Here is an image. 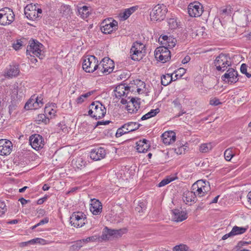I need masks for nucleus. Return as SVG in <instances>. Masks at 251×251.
<instances>
[{
  "mask_svg": "<svg viewBox=\"0 0 251 251\" xmlns=\"http://www.w3.org/2000/svg\"><path fill=\"white\" fill-rule=\"evenodd\" d=\"M106 112L105 106L99 101L92 102L89 106L88 115L96 120L103 118Z\"/></svg>",
  "mask_w": 251,
  "mask_h": 251,
  "instance_id": "nucleus-1",
  "label": "nucleus"
},
{
  "mask_svg": "<svg viewBox=\"0 0 251 251\" xmlns=\"http://www.w3.org/2000/svg\"><path fill=\"white\" fill-rule=\"evenodd\" d=\"M214 66L216 70L223 72L225 71L228 67L231 66V58L228 54L221 53L215 59Z\"/></svg>",
  "mask_w": 251,
  "mask_h": 251,
  "instance_id": "nucleus-2",
  "label": "nucleus"
},
{
  "mask_svg": "<svg viewBox=\"0 0 251 251\" xmlns=\"http://www.w3.org/2000/svg\"><path fill=\"white\" fill-rule=\"evenodd\" d=\"M168 9L163 4L155 5L150 12V17L152 21H161L166 16Z\"/></svg>",
  "mask_w": 251,
  "mask_h": 251,
  "instance_id": "nucleus-3",
  "label": "nucleus"
},
{
  "mask_svg": "<svg viewBox=\"0 0 251 251\" xmlns=\"http://www.w3.org/2000/svg\"><path fill=\"white\" fill-rule=\"evenodd\" d=\"M83 69L87 73H93L96 70L100 69L99 61L94 55H90L87 58H85L83 60Z\"/></svg>",
  "mask_w": 251,
  "mask_h": 251,
  "instance_id": "nucleus-4",
  "label": "nucleus"
},
{
  "mask_svg": "<svg viewBox=\"0 0 251 251\" xmlns=\"http://www.w3.org/2000/svg\"><path fill=\"white\" fill-rule=\"evenodd\" d=\"M145 46L141 42H134L130 50L131 59L134 61L141 60L145 55Z\"/></svg>",
  "mask_w": 251,
  "mask_h": 251,
  "instance_id": "nucleus-5",
  "label": "nucleus"
},
{
  "mask_svg": "<svg viewBox=\"0 0 251 251\" xmlns=\"http://www.w3.org/2000/svg\"><path fill=\"white\" fill-rule=\"evenodd\" d=\"M43 45L36 40H30L26 49V55H31L32 53L40 59L42 58V51Z\"/></svg>",
  "mask_w": 251,
  "mask_h": 251,
  "instance_id": "nucleus-6",
  "label": "nucleus"
},
{
  "mask_svg": "<svg viewBox=\"0 0 251 251\" xmlns=\"http://www.w3.org/2000/svg\"><path fill=\"white\" fill-rule=\"evenodd\" d=\"M14 19L15 15L11 9L4 7L0 10V24L1 25H9L14 21Z\"/></svg>",
  "mask_w": 251,
  "mask_h": 251,
  "instance_id": "nucleus-7",
  "label": "nucleus"
},
{
  "mask_svg": "<svg viewBox=\"0 0 251 251\" xmlns=\"http://www.w3.org/2000/svg\"><path fill=\"white\" fill-rule=\"evenodd\" d=\"M24 12L28 19L34 21L41 17L42 10L40 8L36 9L35 5L28 4L25 7Z\"/></svg>",
  "mask_w": 251,
  "mask_h": 251,
  "instance_id": "nucleus-8",
  "label": "nucleus"
},
{
  "mask_svg": "<svg viewBox=\"0 0 251 251\" xmlns=\"http://www.w3.org/2000/svg\"><path fill=\"white\" fill-rule=\"evenodd\" d=\"M154 56L156 60L164 63L171 59V52L167 47H159L155 50Z\"/></svg>",
  "mask_w": 251,
  "mask_h": 251,
  "instance_id": "nucleus-9",
  "label": "nucleus"
},
{
  "mask_svg": "<svg viewBox=\"0 0 251 251\" xmlns=\"http://www.w3.org/2000/svg\"><path fill=\"white\" fill-rule=\"evenodd\" d=\"M86 215L82 212H74L70 217V223L75 227H81L86 222Z\"/></svg>",
  "mask_w": 251,
  "mask_h": 251,
  "instance_id": "nucleus-10",
  "label": "nucleus"
},
{
  "mask_svg": "<svg viewBox=\"0 0 251 251\" xmlns=\"http://www.w3.org/2000/svg\"><path fill=\"white\" fill-rule=\"evenodd\" d=\"M99 66L100 69L98 70V73L109 74L113 72L114 69V61L108 57H104L100 61Z\"/></svg>",
  "mask_w": 251,
  "mask_h": 251,
  "instance_id": "nucleus-11",
  "label": "nucleus"
},
{
  "mask_svg": "<svg viewBox=\"0 0 251 251\" xmlns=\"http://www.w3.org/2000/svg\"><path fill=\"white\" fill-rule=\"evenodd\" d=\"M237 71L232 68H229L226 73L222 76V80L228 84H233L239 80Z\"/></svg>",
  "mask_w": 251,
  "mask_h": 251,
  "instance_id": "nucleus-12",
  "label": "nucleus"
},
{
  "mask_svg": "<svg viewBox=\"0 0 251 251\" xmlns=\"http://www.w3.org/2000/svg\"><path fill=\"white\" fill-rule=\"evenodd\" d=\"M101 24L100 29L104 34H110L118 29V22L114 20H105Z\"/></svg>",
  "mask_w": 251,
  "mask_h": 251,
  "instance_id": "nucleus-13",
  "label": "nucleus"
},
{
  "mask_svg": "<svg viewBox=\"0 0 251 251\" xmlns=\"http://www.w3.org/2000/svg\"><path fill=\"white\" fill-rule=\"evenodd\" d=\"M203 7L199 2L191 3L188 7V13L191 17H200L202 13Z\"/></svg>",
  "mask_w": 251,
  "mask_h": 251,
  "instance_id": "nucleus-14",
  "label": "nucleus"
},
{
  "mask_svg": "<svg viewBox=\"0 0 251 251\" xmlns=\"http://www.w3.org/2000/svg\"><path fill=\"white\" fill-rule=\"evenodd\" d=\"M29 143L33 149L38 151L43 148L45 142L42 136L35 134L30 137Z\"/></svg>",
  "mask_w": 251,
  "mask_h": 251,
  "instance_id": "nucleus-15",
  "label": "nucleus"
},
{
  "mask_svg": "<svg viewBox=\"0 0 251 251\" xmlns=\"http://www.w3.org/2000/svg\"><path fill=\"white\" fill-rule=\"evenodd\" d=\"M13 145L11 141L5 139L0 140V155H8L12 150Z\"/></svg>",
  "mask_w": 251,
  "mask_h": 251,
  "instance_id": "nucleus-16",
  "label": "nucleus"
},
{
  "mask_svg": "<svg viewBox=\"0 0 251 251\" xmlns=\"http://www.w3.org/2000/svg\"><path fill=\"white\" fill-rule=\"evenodd\" d=\"M105 155V150L101 147L93 149L90 152V158L94 161L100 160L104 158Z\"/></svg>",
  "mask_w": 251,
  "mask_h": 251,
  "instance_id": "nucleus-17",
  "label": "nucleus"
},
{
  "mask_svg": "<svg viewBox=\"0 0 251 251\" xmlns=\"http://www.w3.org/2000/svg\"><path fill=\"white\" fill-rule=\"evenodd\" d=\"M90 210L93 215H100L102 212V205L100 201L96 199H93L91 200Z\"/></svg>",
  "mask_w": 251,
  "mask_h": 251,
  "instance_id": "nucleus-18",
  "label": "nucleus"
},
{
  "mask_svg": "<svg viewBox=\"0 0 251 251\" xmlns=\"http://www.w3.org/2000/svg\"><path fill=\"white\" fill-rule=\"evenodd\" d=\"M136 150L140 153L146 152L151 148L150 142L146 139L140 140L136 143Z\"/></svg>",
  "mask_w": 251,
  "mask_h": 251,
  "instance_id": "nucleus-19",
  "label": "nucleus"
},
{
  "mask_svg": "<svg viewBox=\"0 0 251 251\" xmlns=\"http://www.w3.org/2000/svg\"><path fill=\"white\" fill-rule=\"evenodd\" d=\"M140 99L132 98L126 106L127 110L129 113H136L140 107Z\"/></svg>",
  "mask_w": 251,
  "mask_h": 251,
  "instance_id": "nucleus-20",
  "label": "nucleus"
},
{
  "mask_svg": "<svg viewBox=\"0 0 251 251\" xmlns=\"http://www.w3.org/2000/svg\"><path fill=\"white\" fill-rule=\"evenodd\" d=\"M204 183V180H199L192 185L191 188L193 192L196 193V197H202L205 195L202 189L203 183Z\"/></svg>",
  "mask_w": 251,
  "mask_h": 251,
  "instance_id": "nucleus-21",
  "label": "nucleus"
},
{
  "mask_svg": "<svg viewBox=\"0 0 251 251\" xmlns=\"http://www.w3.org/2000/svg\"><path fill=\"white\" fill-rule=\"evenodd\" d=\"M130 87L126 86L125 84H121L117 86L114 90V94L116 98H121L122 96L126 95L127 96V93L130 89Z\"/></svg>",
  "mask_w": 251,
  "mask_h": 251,
  "instance_id": "nucleus-22",
  "label": "nucleus"
},
{
  "mask_svg": "<svg viewBox=\"0 0 251 251\" xmlns=\"http://www.w3.org/2000/svg\"><path fill=\"white\" fill-rule=\"evenodd\" d=\"M163 142L167 145H169L175 142L176 140V136L175 132L169 131L165 132L162 135Z\"/></svg>",
  "mask_w": 251,
  "mask_h": 251,
  "instance_id": "nucleus-23",
  "label": "nucleus"
},
{
  "mask_svg": "<svg viewBox=\"0 0 251 251\" xmlns=\"http://www.w3.org/2000/svg\"><path fill=\"white\" fill-rule=\"evenodd\" d=\"M172 218L175 222H182L187 218V213L182 210L175 209L172 210Z\"/></svg>",
  "mask_w": 251,
  "mask_h": 251,
  "instance_id": "nucleus-24",
  "label": "nucleus"
},
{
  "mask_svg": "<svg viewBox=\"0 0 251 251\" xmlns=\"http://www.w3.org/2000/svg\"><path fill=\"white\" fill-rule=\"evenodd\" d=\"M183 199L186 204L190 203L189 205H191V202H196L197 200L196 194L193 190L192 191H186L184 192L183 195Z\"/></svg>",
  "mask_w": 251,
  "mask_h": 251,
  "instance_id": "nucleus-25",
  "label": "nucleus"
},
{
  "mask_svg": "<svg viewBox=\"0 0 251 251\" xmlns=\"http://www.w3.org/2000/svg\"><path fill=\"white\" fill-rule=\"evenodd\" d=\"M43 99L41 97H37L36 98V101L33 103L32 100H30L25 104V108L27 109H37L38 107H41L43 105Z\"/></svg>",
  "mask_w": 251,
  "mask_h": 251,
  "instance_id": "nucleus-26",
  "label": "nucleus"
},
{
  "mask_svg": "<svg viewBox=\"0 0 251 251\" xmlns=\"http://www.w3.org/2000/svg\"><path fill=\"white\" fill-rule=\"evenodd\" d=\"M20 71L18 66L10 65L5 71L4 76L7 78H12L16 76Z\"/></svg>",
  "mask_w": 251,
  "mask_h": 251,
  "instance_id": "nucleus-27",
  "label": "nucleus"
},
{
  "mask_svg": "<svg viewBox=\"0 0 251 251\" xmlns=\"http://www.w3.org/2000/svg\"><path fill=\"white\" fill-rule=\"evenodd\" d=\"M73 163L75 167L77 169H82L85 168L87 165V161L81 157H77L74 160Z\"/></svg>",
  "mask_w": 251,
  "mask_h": 251,
  "instance_id": "nucleus-28",
  "label": "nucleus"
},
{
  "mask_svg": "<svg viewBox=\"0 0 251 251\" xmlns=\"http://www.w3.org/2000/svg\"><path fill=\"white\" fill-rule=\"evenodd\" d=\"M138 8V6H132L129 8L126 9L124 12L120 14L121 17L124 20H126L133 12Z\"/></svg>",
  "mask_w": 251,
  "mask_h": 251,
  "instance_id": "nucleus-29",
  "label": "nucleus"
},
{
  "mask_svg": "<svg viewBox=\"0 0 251 251\" xmlns=\"http://www.w3.org/2000/svg\"><path fill=\"white\" fill-rule=\"evenodd\" d=\"M141 126V124L133 122H128L125 124V127H127L128 131H129V132L137 130Z\"/></svg>",
  "mask_w": 251,
  "mask_h": 251,
  "instance_id": "nucleus-30",
  "label": "nucleus"
},
{
  "mask_svg": "<svg viewBox=\"0 0 251 251\" xmlns=\"http://www.w3.org/2000/svg\"><path fill=\"white\" fill-rule=\"evenodd\" d=\"M248 226L239 227L235 226L231 230L233 236L240 235L244 233L248 229Z\"/></svg>",
  "mask_w": 251,
  "mask_h": 251,
  "instance_id": "nucleus-31",
  "label": "nucleus"
},
{
  "mask_svg": "<svg viewBox=\"0 0 251 251\" xmlns=\"http://www.w3.org/2000/svg\"><path fill=\"white\" fill-rule=\"evenodd\" d=\"M78 15L83 19L87 18L89 14L88 7L83 6L78 9Z\"/></svg>",
  "mask_w": 251,
  "mask_h": 251,
  "instance_id": "nucleus-32",
  "label": "nucleus"
},
{
  "mask_svg": "<svg viewBox=\"0 0 251 251\" xmlns=\"http://www.w3.org/2000/svg\"><path fill=\"white\" fill-rule=\"evenodd\" d=\"M161 84L164 86H167L169 85L173 80L172 75L166 74L163 75L161 77Z\"/></svg>",
  "mask_w": 251,
  "mask_h": 251,
  "instance_id": "nucleus-33",
  "label": "nucleus"
},
{
  "mask_svg": "<svg viewBox=\"0 0 251 251\" xmlns=\"http://www.w3.org/2000/svg\"><path fill=\"white\" fill-rule=\"evenodd\" d=\"M113 229H109L107 227H105L103 229L101 237L102 239H108L111 237H114Z\"/></svg>",
  "mask_w": 251,
  "mask_h": 251,
  "instance_id": "nucleus-34",
  "label": "nucleus"
},
{
  "mask_svg": "<svg viewBox=\"0 0 251 251\" xmlns=\"http://www.w3.org/2000/svg\"><path fill=\"white\" fill-rule=\"evenodd\" d=\"M159 111L160 110L159 108L151 109L150 112L143 115L141 118V120L142 121L146 120L151 117H154L159 112Z\"/></svg>",
  "mask_w": 251,
  "mask_h": 251,
  "instance_id": "nucleus-35",
  "label": "nucleus"
},
{
  "mask_svg": "<svg viewBox=\"0 0 251 251\" xmlns=\"http://www.w3.org/2000/svg\"><path fill=\"white\" fill-rule=\"evenodd\" d=\"M128 133H129V131H128L127 127H125V124H124L120 127L118 128L115 136L117 138H119L122 135Z\"/></svg>",
  "mask_w": 251,
  "mask_h": 251,
  "instance_id": "nucleus-36",
  "label": "nucleus"
},
{
  "mask_svg": "<svg viewBox=\"0 0 251 251\" xmlns=\"http://www.w3.org/2000/svg\"><path fill=\"white\" fill-rule=\"evenodd\" d=\"M83 246L82 241L81 240H77L70 247V251H78Z\"/></svg>",
  "mask_w": 251,
  "mask_h": 251,
  "instance_id": "nucleus-37",
  "label": "nucleus"
},
{
  "mask_svg": "<svg viewBox=\"0 0 251 251\" xmlns=\"http://www.w3.org/2000/svg\"><path fill=\"white\" fill-rule=\"evenodd\" d=\"M212 149L211 143H203L200 146L199 150L201 152L205 153L208 152Z\"/></svg>",
  "mask_w": 251,
  "mask_h": 251,
  "instance_id": "nucleus-38",
  "label": "nucleus"
},
{
  "mask_svg": "<svg viewBox=\"0 0 251 251\" xmlns=\"http://www.w3.org/2000/svg\"><path fill=\"white\" fill-rule=\"evenodd\" d=\"M176 40L171 37V38H169L168 40H167L165 41V43H162V45H164L165 46V47H167V49L169 48H172L175 46L176 45Z\"/></svg>",
  "mask_w": 251,
  "mask_h": 251,
  "instance_id": "nucleus-39",
  "label": "nucleus"
},
{
  "mask_svg": "<svg viewBox=\"0 0 251 251\" xmlns=\"http://www.w3.org/2000/svg\"><path fill=\"white\" fill-rule=\"evenodd\" d=\"M95 92V90H93L80 95L76 99L77 103L79 104L82 103L84 101V98H88L89 96L93 95Z\"/></svg>",
  "mask_w": 251,
  "mask_h": 251,
  "instance_id": "nucleus-40",
  "label": "nucleus"
},
{
  "mask_svg": "<svg viewBox=\"0 0 251 251\" xmlns=\"http://www.w3.org/2000/svg\"><path fill=\"white\" fill-rule=\"evenodd\" d=\"M60 11L63 15L66 17L70 16L72 13L70 6L67 5L61 6L60 8Z\"/></svg>",
  "mask_w": 251,
  "mask_h": 251,
  "instance_id": "nucleus-41",
  "label": "nucleus"
},
{
  "mask_svg": "<svg viewBox=\"0 0 251 251\" xmlns=\"http://www.w3.org/2000/svg\"><path fill=\"white\" fill-rule=\"evenodd\" d=\"M146 202L143 201H139L137 206L135 207V210L139 213H141L144 212L146 209Z\"/></svg>",
  "mask_w": 251,
  "mask_h": 251,
  "instance_id": "nucleus-42",
  "label": "nucleus"
},
{
  "mask_svg": "<svg viewBox=\"0 0 251 251\" xmlns=\"http://www.w3.org/2000/svg\"><path fill=\"white\" fill-rule=\"evenodd\" d=\"M231 7L230 6H226L225 8H221L219 10V12L223 16L229 15L231 13Z\"/></svg>",
  "mask_w": 251,
  "mask_h": 251,
  "instance_id": "nucleus-43",
  "label": "nucleus"
},
{
  "mask_svg": "<svg viewBox=\"0 0 251 251\" xmlns=\"http://www.w3.org/2000/svg\"><path fill=\"white\" fill-rule=\"evenodd\" d=\"M234 155L231 148L226 149L224 153V156L226 160L230 161L232 157Z\"/></svg>",
  "mask_w": 251,
  "mask_h": 251,
  "instance_id": "nucleus-44",
  "label": "nucleus"
},
{
  "mask_svg": "<svg viewBox=\"0 0 251 251\" xmlns=\"http://www.w3.org/2000/svg\"><path fill=\"white\" fill-rule=\"evenodd\" d=\"M168 24L169 27L171 29H175L178 26V23L176 21V20L173 18H171L168 19Z\"/></svg>",
  "mask_w": 251,
  "mask_h": 251,
  "instance_id": "nucleus-45",
  "label": "nucleus"
},
{
  "mask_svg": "<svg viewBox=\"0 0 251 251\" xmlns=\"http://www.w3.org/2000/svg\"><path fill=\"white\" fill-rule=\"evenodd\" d=\"M174 180V179L172 177H167L166 178H164L162 180H161V182H160L157 184V186L158 187H161L164 186L166 185L169 184L170 182H171L172 181H173Z\"/></svg>",
  "mask_w": 251,
  "mask_h": 251,
  "instance_id": "nucleus-46",
  "label": "nucleus"
},
{
  "mask_svg": "<svg viewBox=\"0 0 251 251\" xmlns=\"http://www.w3.org/2000/svg\"><path fill=\"white\" fill-rule=\"evenodd\" d=\"M188 247L184 244L176 245L173 248V251H188Z\"/></svg>",
  "mask_w": 251,
  "mask_h": 251,
  "instance_id": "nucleus-47",
  "label": "nucleus"
},
{
  "mask_svg": "<svg viewBox=\"0 0 251 251\" xmlns=\"http://www.w3.org/2000/svg\"><path fill=\"white\" fill-rule=\"evenodd\" d=\"M36 121L38 122V124H39L40 122H44L46 124L49 121V119L46 118L45 115L44 114H41L38 115Z\"/></svg>",
  "mask_w": 251,
  "mask_h": 251,
  "instance_id": "nucleus-48",
  "label": "nucleus"
},
{
  "mask_svg": "<svg viewBox=\"0 0 251 251\" xmlns=\"http://www.w3.org/2000/svg\"><path fill=\"white\" fill-rule=\"evenodd\" d=\"M7 211V207L5 202L0 200V216H1Z\"/></svg>",
  "mask_w": 251,
  "mask_h": 251,
  "instance_id": "nucleus-49",
  "label": "nucleus"
},
{
  "mask_svg": "<svg viewBox=\"0 0 251 251\" xmlns=\"http://www.w3.org/2000/svg\"><path fill=\"white\" fill-rule=\"evenodd\" d=\"M240 71L242 74H245L248 78L251 77V74L247 72V65L245 64L241 65Z\"/></svg>",
  "mask_w": 251,
  "mask_h": 251,
  "instance_id": "nucleus-50",
  "label": "nucleus"
},
{
  "mask_svg": "<svg viewBox=\"0 0 251 251\" xmlns=\"http://www.w3.org/2000/svg\"><path fill=\"white\" fill-rule=\"evenodd\" d=\"M22 46L23 41L21 39L17 40L16 41V42L13 43V48L16 50H19Z\"/></svg>",
  "mask_w": 251,
  "mask_h": 251,
  "instance_id": "nucleus-51",
  "label": "nucleus"
},
{
  "mask_svg": "<svg viewBox=\"0 0 251 251\" xmlns=\"http://www.w3.org/2000/svg\"><path fill=\"white\" fill-rule=\"evenodd\" d=\"M202 189L204 192L205 195H206L207 192H208L209 190V182L205 181V183H203Z\"/></svg>",
  "mask_w": 251,
  "mask_h": 251,
  "instance_id": "nucleus-52",
  "label": "nucleus"
},
{
  "mask_svg": "<svg viewBox=\"0 0 251 251\" xmlns=\"http://www.w3.org/2000/svg\"><path fill=\"white\" fill-rule=\"evenodd\" d=\"M134 84L137 86V87H145V83L144 82L139 79L134 80Z\"/></svg>",
  "mask_w": 251,
  "mask_h": 251,
  "instance_id": "nucleus-53",
  "label": "nucleus"
},
{
  "mask_svg": "<svg viewBox=\"0 0 251 251\" xmlns=\"http://www.w3.org/2000/svg\"><path fill=\"white\" fill-rule=\"evenodd\" d=\"M114 233V237L118 238L119 237H121L123 234V230L121 229H113Z\"/></svg>",
  "mask_w": 251,
  "mask_h": 251,
  "instance_id": "nucleus-54",
  "label": "nucleus"
},
{
  "mask_svg": "<svg viewBox=\"0 0 251 251\" xmlns=\"http://www.w3.org/2000/svg\"><path fill=\"white\" fill-rule=\"evenodd\" d=\"M249 244H250V243H248L247 241H240L238 243L237 245L236 246V248L237 249V250H239L243 246H246V245H248Z\"/></svg>",
  "mask_w": 251,
  "mask_h": 251,
  "instance_id": "nucleus-55",
  "label": "nucleus"
},
{
  "mask_svg": "<svg viewBox=\"0 0 251 251\" xmlns=\"http://www.w3.org/2000/svg\"><path fill=\"white\" fill-rule=\"evenodd\" d=\"M209 103L212 105L217 106L221 104V102L218 99L215 98L210 100Z\"/></svg>",
  "mask_w": 251,
  "mask_h": 251,
  "instance_id": "nucleus-56",
  "label": "nucleus"
},
{
  "mask_svg": "<svg viewBox=\"0 0 251 251\" xmlns=\"http://www.w3.org/2000/svg\"><path fill=\"white\" fill-rule=\"evenodd\" d=\"M186 70L183 68L178 69L176 71V73L177 74H176V76L177 77V76H179L180 77H181L186 73Z\"/></svg>",
  "mask_w": 251,
  "mask_h": 251,
  "instance_id": "nucleus-57",
  "label": "nucleus"
},
{
  "mask_svg": "<svg viewBox=\"0 0 251 251\" xmlns=\"http://www.w3.org/2000/svg\"><path fill=\"white\" fill-rule=\"evenodd\" d=\"M171 36H168L167 35H160L159 38V41L160 42L161 44L162 45V43H165V41L168 40L169 38H171Z\"/></svg>",
  "mask_w": 251,
  "mask_h": 251,
  "instance_id": "nucleus-58",
  "label": "nucleus"
},
{
  "mask_svg": "<svg viewBox=\"0 0 251 251\" xmlns=\"http://www.w3.org/2000/svg\"><path fill=\"white\" fill-rule=\"evenodd\" d=\"M173 103L175 107H178L179 109H181L182 106L180 102V100L178 98L176 99L173 101Z\"/></svg>",
  "mask_w": 251,
  "mask_h": 251,
  "instance_id": "nucleus-59",
  "label": "nucleus"
},
{
  "mask_svg": "<svg viewBox=\"0 0 251 251\" xmlns=\"http://www.w3.org/2000/svg\"><path fill=\"white\" fill-rule=\"evenodd\" d=\"M111 121H98L97 124H96V125L95 126L94 128H95L97 126H100V125H107L108 124H109L110 123H111Z\"/></svg>",
  "mask_w": 251,
  "mask_h": 251,
  "instance_id": "nucleus-60",
  "label": "nucleus"
},
{
  "mask_svg": "<svg viewBox=\"0 0 251 251\" xmlns=\"http://www.w3.org/2000/svg\"><path fill=\"white\" fill-rule=\"evenodd\" d=\"M96 239L95 238L94 236H91V237H87L86 239H82V242L88 243L90 241H94Z\"/></svg>",
  "mask_w": 251,
  "mask_h": 251,
  "instance_id": "nucleus-61",
  "label": "nucleus"
},
{
  "mask_svg": "<svg viewBox=\"0 0 251 251\" xmlns=\"http://www.w3.org/2000/svg\"><path fill=\"white\" fill-rule=\"evenodd\" d=\"M49 221V218L46 217L44 218L43 219L41 220L38 223V225H39V226L41 225H44L45 224L48 223Z\"/></svg>",
  "mask_w": 251,
  "mask_h": 251,
  "instance_id": "nucleus-62",
  "label": "nucleus"
},
{
  "mask_svg": "<svg viewBox=\"0 0 251 251\" xmlns=\"http://www.w3.org/2000/svg\"><path fill=\"white\" fill-rule=\"evenodd\" d=\"M175 151L177 154H181L185 151V149L183 147H180L175 149Z\"/></svg>",
  "mask_w": 251,
  "mask_h": 251,
  "instance_id": "nucleus-63",
  "label": "nucleus"
},
{
  "mask_svg": "<svg viewBox=\"0 0 251 251\" xmlns=\"http://www.w3.org/2000/svg\"><path fill=\"white\" fill-rule=\"evenodd\" d=\"M191 59V57L189 55H186L185 56V57L182 59L181 62L182 64H185L187 63L188 62L190 61Z\"/></svg>",
  "mask_w": 251,
  "mask_h": 251,
  "instance_id": "nucleus-64",
  "label": "nucleus"
}]
</instances>
